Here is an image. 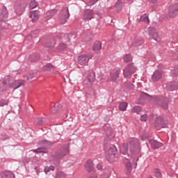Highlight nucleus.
I'll return each mask as SVG.
<instances>
[{
	"mask_svg": "<svg viewBox=\"0 0 178 178\" xmlns=\"http://www.w3.org/2000/svg\"><path fill=\"white\" fill-rule=\"evenodd\" d=\"M171 73H172V76H177V74H178V70H172L171 71Z\"/></svg>",
	"mask_w": 178,
	"mask_h": 178,
	"instance_id": "39",
	"label": "nucleus"
},
{
	"mask_svg": "<svg viewBox=\"0 0 178 178\" xmlns=\"http://www.w3.org/2000/svg\"><path fill=\"white\" fill-rule=\"evenodd\" d=\"M119 74H120V73L119 72H116L111 76L113 81L116 82V79L119 78Z\"/></svg>",
	"mask_w": 178,
	"mask_h": 178,
	"instance_id": "25",
	"label": "nucleus"
},
{
	"mask_svg": "<svg viewBox=\"0 0 178 178\" xmlns=\"http://www.w3.org/2000/svg\"><path fill=\"white\" fill-rule=\"evenodd\" d=\"M55 45V43H53L52 45L50 46V48H52Z\"/></svg>",
	"mask_w": 178,
	"mask_h": 178,
	"instance_id": "46",
	"label": "nucleus"
},
{
	"mask_svg": "<svg viewBox=\"0 0 178 178\" xmlns=\"http://www.w3.org/2000/svg\"><path fill=\"white\" fill-rule=\"evenodd\" d=\"M102 47V44H101L100 42H95L93 49H94V51H100Z\"/></svg>",
	"mask_w": 178,
	"mask_h": 178,
	"instance_id": "18",
	"label": "nucleus"
},
{
	"mask_svg": "<svg viewBox=\"0 0 178 178\" xmlns=\"http://www.w3.org/2000/svg\"><path fill=\"white\" fill-rule=\"evenodd\" d=\"M156 176L158 177H161V172H159V170H156Z\"/></svg>",
	"mask_w": 178,
	"mask_h": 178,
	"instance_id": "40",
	"label": "nucleus"
},
{
	"mask_svg": "<svg viewBox=\"0 0 178 178\" xmlns=\"http://www.w3.org/2000/svg\"><path fill=\"white\" fill-rule=\"evenodd\" d=\"M163 106L164 109H168V104L165 103L164 105H162Z\"/></svg>",
	"mask_w": 178,
	"mask_h": 178,
	"instance_id": "41",
	"label": "nucleus"
},
{
	"mask_svg": "<svg viewBox=\"0 0 178 178\" xmlns=\"http://www.w3.org/2000/svg\"><path fill=\"white\" fill-rule=\"evenodd\" d=\"M15 8L16 10H24V6H22L20 3H17Z\"/></svg>",
	"mask_w": 178,
	"mask_h": 178,
	"instance_id": "23",
	"label": "nucleus"
},
{
	"mask_svg": "<svg viewBox=\"0 0 178 178\" xmlns=\"http://www.w3.org/2000/svg\"><path fill=\"white\" fill-rule=\"evenodd\" d=\"M1 177L2 178H15V175H13V173L9 171H7L1 174Z\"/></svg>",
	"mask_w": 178,
	"mask_h": 178,
	"instance_id": "15",
	"label": "nucleus"
},
{
	"mask_svg": "<svg viewBox=\"0 0 178 178\" xmlns=\"http://www.w3.org/2000/svg\"><path fill=\"white\" fill-rule=\"evenodd\" d=\"M65 177H66V174H65L63 172L58 171L56 173V178H65Z\"/></svg>",
	"mask_w": 178,
	"mask_h": 178,
	"instance_id": "24",
	"label": "nucleus"
},
{
	"mask_svg": "<svg viewBox=\"0 0 178 178\" xmlns=\"http://www.w3.org/2000/svg\"><path fill=\"white\" fill-rule=\"evenodd\" d=\"M70 15L69 14V8L67 7H65L63 8V10L60 13V23L61 24H65L66 23L67 19H69V17Z\"/></svg>",
	"mask_w": 178,
	"mask_h": 178,
	"instance_id": "5",
	"label": "nucleus"
},
{
	"mask_svg": "<svg viewBox=\"0 0 178 178\" xmlns=\"http://www.w3.org/2000/svg\"><path fill=\"white\" fill-rule=\"evenodd\" d=\"M169 15L170 17H175L178 15V4H175L170 8Z\"/></svg>",
	"mask_w": 178,
	"mask_h": 178,
	"instance_id": "9",
	"label": "nucleus"
},
{
	"mask_svg": "<svg viewBox=\"0 0 178 178\" xmlns=\"http://www.w3.org/2000/svg\"><path fill=\"white\" fill-rule=\"evenodd\" d=\"M38 6V3L35 2V0H31V2L29 3V8L34 9L35 8H37Z\"/></svg>",
	"mask_w": 178,
	"mask_h": 178,
	"instance_id": "20",
	"label": "nucleus"
},
{
	"mask_svg": "<svg viewBox=\"0 0 178 178\" xmlns=\"http://www.w3.org/2000/svg\"><path fill=\"white\" fill-rule=\"evenodd\" d=\"M149 143L154 149H158V148H161V147L163 146V144H162V143L158 142V140H155L154 139H150L149 140Z\"/></svg>",
	"mask_w": 178,
	"mask_h": 178,
	"instance_id": "7",
	"label": "nucleus"
},
{
	"mask_svg": "<svg viewBox=\"0 0 178 178\" xmlns=\"http://www.w3.org/2000/svg\"><path fill=\"white\" fill-rule=\"evenodd\" d=\"M88 79L90 81V83H94V81H95V72H90L88 75Z\"/></svg>",
	"mask_w": 178,
	"mask_h": 178,
	"instance_id": "16",
	"label": "nucleus"
},
{
	"mask_svg": "<svg viewBox=\"0 0 178 178\" xmlns=\"http://www.w3.org/2000/svg\"><path fill=\"white\" fill-rule=\"evenodd\" d=\"M97 2H98V0H90L88 2V5H89V6H91V5H95V3H97Z\"/></svg>",
	"mask_w": 178,
	"mask_h": 178,
	"instance_id": "36",
	"label": "nucleus"
},
{
	"mask_svg": "<svg viewBox=\"0 0 178 178\" xmlns=\"http://www.w3.org/2000/svg\"><path fill=\"white\" fill-rule=\"evenodd\" d=\"M133 112H134V113H137L138 115L140 113V112H141V107L140 106H134L133 108Z\"/></svg>",
	"mask_w": 178,
	"mask_h": 178,
	"instance_id": "29",
	"label": "nucleus"
},
{
	"mask_svg": "<svg viewBox=\"0 0 178 178\" xmlns=\"http://www.w3.org/2000/svg\"><path fill=\"white\" fill-rule=\"evenodd\" d=\"M116 147L112 145H111L106 152V158L108 162H113L115 161V156L116 155Z\"/></svg>",
	"mask_w": 178,
	"mask_h": 178,
	"instance_id": "3",
	"label": "nucleus"
},
{
	"mask_svg": "<svg viewBox=\"0 0 178 178\" xmlns=\"http://www.w3.org/2000/svg\"><path fill=\"white\" fill-rule=\"evenodd\" d=\"M23 84H24V81H15L13 82L11 88H14V90H17V88H19L21 86H23Z\"/></svg>",
	"mask_w": 178,
	"mask_h": 178,
	"instance_id": "13",
	"label": "nucleus"
},
{
	"mask_svg": "<svg viewBox=\"0 0 178 178\" xmlns=\"http://www.w3.org/2000/svg\"><path fill=\"white\" fill-rule=\"evenodd\" d=\"M69 154V149L65 148L63 151L61 152L60 158H63V156H65V155H67Z\"/></svg>",
	"mask_w": 178,
	"mask_h": 178,
	"instance_id": "28",
	"label": "nucleus"
},
{
	"mask_svg": "<svg viewBox=\"0 0 178 178\" xmlns=\"http://www.w3.org/2000/svg\"><path fill=\"white\" fill-rule=\"evenodd\" d=\"M144 33H145V34H148L149 37H150V38H153L154 41H156V42H161V36H159V34L155 28H145Z\"/></svg>",
	"mask_w": 178,
	"mask_h": 178,
	"instance_id": "2",
	"label": "nucleus"
},
{
	"mask_svg": "<svg viewBox=\"0 0 178 178\" xmlns=\"http://www.w3.org/2000/svg\"><path fill=\"white\" fill-rule=\"evenodd\" d=\"M92 58V55H81L78 58V63L79 65H85V63H87L90 59Z\"/></svg>",
	"mask_w": 178,
	"mask_h": 178,
	"instance_id": "6",
	"label": "nucleus"
},
{
	"mask_svg": "<svg viewBox=\"0 0 178 178\" xmlns=\"http://www.w3.org/2000/svg\"><path fill=\"white\" fill-rule=\"evenodd\" d=\"M85 169L87 172H92L94 170V164L92 163V161L88 160L85 163Z\"/></svg>",
	"mask_w": 178,
	"mask_h": 178,
	"instance_id": "12",
	"label": "nucleus"
},
{
	"mask_svg": "<svg viewBox=\"0 0 178 178\" xmlns=\"http://www.w3.org/2000/svg\"><path fill=\"white\" fill-rule=\"evenodd\" d=\"M124 62H125L126 63H129V62H131V60H133V57L130 55V54H126L124 56Z\"/></svg>",
	"mask_w": 178,
	"mask_h": 178,
	"instance_id": "19",
	"label": "nucleus"
},
{
	"mask_svg": "<svg viewBox=\"0 0 178 178\" xmlns=\"http://www.w3.org/2000/svg\"><path fill=\"white\" fill-rule=\"evenodd\" d=\"M4 105H8V101L1 100L0 101V106H4Z\"/></svg>",
	"mask_w": 178,
	"mask_h": 178,
	"instance_id": "37",
	"label": "nucleus"
},
{
	"mask_svg": "<svg viewBox=\"0 0 178 178\" xmlns=\"http://www.w3.org/2000/svg\"><path fill=\"white\" fill-rule=\"evenodd\" d=\"M8 19V11L3 9V12L0 13V22H5Z\"/></svg>",
	"mask_w": 178,
	"mask_h": 178,
	"instance_id": "14",
	"label": "nucleus"
},
{
	"mask_svg": "<svg viewBox=\"0 0 178 178\" xmlns=\"http://www.w3.org/2000/svg\"><path fill=\"white\" fill-rule=\"evenodd\" d=\"M139 44H140V43L139 44L134 43V47H138Z\"/></svg>",
	"mask_w": 178,
	"mask_h": 178,
	"instance_id": "45",
	"label": "nucleus"
},
{
	"mask_svg": "<svg viewBox=\"0 0 178 178\" xmlns=\"http://www.w3.org/2000/svg\"><path fill=\"white\" fill-rule=\"evenodd\" d=\"M161 78H162V71L156 70L153 74L152 80V81H158V80H161Z\"/></svg>",
	"mask_w": 178,
	"mask_h": 178,
	"instance_id": "10",
	"label": "nucleus"
},
{
	"mask_svg": "<svg viewBox=\"0 0 178 178\" xmlns=\"http://www.w3.org/2000/svg\"><path fill=\"white\" fill-rule=\"evenodd\" d=\"M140 120L141 122H147L148 120V116L147 115H141Z\"/></svg>",
	"mask_w": 178,
	"mask_h": 178,
	"instance_id": "33",
	"label": "nucleus"
},
{
	"mask_svg": "<svg viewBox=\"0 0 178 178\" xmlns=\"http://www.w3.org/2000/svg\"><path fill=\"white\" fill-rule=\"evenodd\" d=\"M97 169H102V167H101V165H97Z\"/></svg>",
	"mask_w": 178,
	"mask_h": 178,
	"instance_id": "44",
	"label": "nucleus"
},
{
	"mask_svg": "<svg viewBox=\"0 0 178 178\" xmlns=\"http://www.w3.org/2000/svg\"><path fill=\"white\" fill-rule=\"evenodd\" d=\"M33 151V152H37L38 154H41L42 152H45V151L42 148H39L37 149H34Z\"/></svg>",
	"mask_w": 178,
	"mask_h": 178,
	"instance_id": "35",
	"label": "nucleus"
},
{
	"mask_svg": "<svg viewBox=\"0 0 178 178\" xmlns=\"http://www.w3.org/2000/svg\"><path fill=\"white\" fill-rule=\"evenodd\" d=\"M120 110L124 111L126 109H127V102H122L120 104Z\"/></svg>",
	"mask_w": 178,
	"mask_h": 178,
	"instance_id": "22",
	"label": "nucleus"
},
{
	"mask_svg": "<svg viewBox=\"0 0 178 178\" xmlns=\"http://www.w3.org/2000/svg\"><path fill=\"white\" fill-rule=\"evenodd\" d=\"M163 122V120H162L161 118H158L157 120H156V123H157L158 124H162Z\"/></svg>",
	"mask_w": 178,
	"mask_h": 178,
	"instance_id": "38",
	"label": "nucleus"
},
{
	"mask_svg": "<svg viewBox=\"0 0 178 178\" xmlns=\"http://www.w3.org/2000/svg\"><path fill=\"white\" fill-rule=\"evenodd\" d=\"M126 169L128 170L129 173L131 172V163L130 161H128L126 164Z\"/></svg>",
	"mask_w": 178,
	"mask_h": 178,
	"instance_id": "31",
	"label": "nucleus"
},
{
	"mask_svg": "<svg viewBox=\"0 0 178 178\" xmlns=\"http://www.w3.org/2000/svg\"><path fill=\"white\" fill-rule=\"evenodd\" d=\"M52 69V65L47 64L43 67V70H51Z\"/></svg>",
	"mask_w": 178,
	"mask_h": 178,
	"instance_id": "32",
	"label": "nucleus"
},
{
	"mask_svg": "<svg viewBox=\"0 0 178 178\" xmlns=\"http://www.w3.org/2000/svg\"><path fill=\"white\" fill-rule=\"evenodd\" d=\"M55 170V167L51 165L49 167L44 168V173L47 174Z\"/></svg>",
	"mask_w": 178,
	"mask_h": 178,
	"instance_id": "21",
	"label": "nucleus"
},
{
	"mask_svg": "<svg viewBox=\"0 0 178 178\" xmlns=\"http://www.w3.org/2000/svg\"><path fill=\"white\" fill-rule=\"evenodd\" d=\"M122 1L121 0H118V1L115 3V6L118 9V10H120V9H122Z\"/></svg>",
	"mask_w": 178,
	"mask_h": 178,
	"instance_id": "30",
	"label": "nucleus"
},
{
	"mask_svg": "<svg viewBox=\"0 0 178 178\" xmlns=\"http://www.w3.org/2000/svg\"><path fill=\"white\" fill-rule=\"evenodd\" d=\"M56 10H51L47 12V16L49 19H51L56 15Z\"/></svg>",
	"mask_w": 178,
	"mask_h": 178,
	"instance_id": "17",
	"label": "nucleus"
},
{
	"mask_svg": "<svg viewBox=\"0 0 178 178\" xmlns=\"http://www.w3.org/2000/svg\"><path fill=\"white\" fill-rule=\"evenodd\" d=\"M139 147L140 143L138 142V140L137 138H133L129 141V145L126 143L123 144L120 151L121 154L125 155V154H127L129 148L131 152H134V151H137V149H138Z\"/></svg>",
	"mask_w": 178,
	"mask_h": 178,
	"instance_id": "1",
	"label": "nucleus"
},
{
	"mask_svg": "<svg viewBox=\"0 0 178 178\" xmlns=\"http://www.w3.org/2000/svg\"><path fill=\"white\" fill-rule=\"evenodd\" d=\"M29 17L32 22H37L40 18V12L38 10H33L29 13Z\"/></svg>",
	"mask_w": 178,
	"mask_h": 178,
	"instance_id": "8",
	"label": "nucleus"
},
{
	"mask_svg": "<svg viewBox=\"0 0 178 178\" xmlns=\"http://www.w3.org/2000/svg\"><path fill=\"white\" fill-rule=\"evenodd\" d=\"M136 70L137 68L134 66V63L129 64L123 70L124 77H127V79L131 77V74L136 73Z\"/></svg>",
	"mask_w": 178,
	"mask_h": 178,
	"instance_id": "4",
	"label": "nucleus"
},
{
	"mask_svg": "<svg viewBox=\"0 0 178 178\" xmlns=\"http://www.w3.org/2000/svg\"><path fill=\"white\" fill-rule=\"evenodd\" d=\"M93 15L94 12H92V10H87L83 15L84 20H91L94 17Z\"/></svg>",
	"mask_w": 178,
	"mask_h": 178,
	"instance_id": "11",
	"label": "nucleus"
},
{
	"mask_svg": "<svg viewBox=\"0 0 178 178\" xmlns=\"http://www.w3.org/2000/svg\"><path fill=\"white\" fill-rule=\"evenodd\" d=\"M25 80L27 81H29V80H32V79H34V74H27L24 76Z\"/></svg>",
	"mask_w": 178,
	"mask_h": 178,
	"instance_id": "26",
	"label": "nucleus"
},
{
	"mask_svg": "<svg viewBox=\"0 0 178 178\" xmlns=\"http://www.w3.org/2000/svg\"><path fill=\"white\" fill-rule=\"evenodd\" d=\"M38 124H39V126H41V124H42V120H40V121L38 122Z\"/></svg>",
	"mask_w": 178,
	"mask_h": 178,
	"instance_id": "43",
	"label": "nucleus"
},
{
	"mask_svg": "<svg viewBox=\"0 0 178 178\" xmlns=\"http://www.w3.org/2000/svg\"><path fill=\"white\" fill-rule=\"evenodd\" d=\"M58 49H60L61 51H63V49H66V44H65L64 43H60L58 45Z\"/></svg>",
	"mask_w": 178,
	"mask_h": 178,
	"instance_id": "34",
	"label": "nucleus"
},
{
	"mask_svg": "<svg viewBox=\"0 0 178 178\" xmlns=\"http://www.w3.org/2000/svg\"><path fill=\"white\" fill-rule=\"evenodd\" d=\"M174 58H178V51L174 54Z\"/></svg>",
	"mask_w": 178,
	"mask_h": 178,
	"instance_id": "42",
	"label": "nucleus"
},
{
	"mask_svg": "<svg viewBox=\"0 0 178 178\" xmlns=\"http://www.w3.org/2000/svg\"><path fill=\"white\" fill-rule=\"evenodd\" d=\"M142 22H145V23H149V18H148V16L147 15H144L141 17Z\"/></svg>",
	"mask_w": 178,
	"mask_h": 178,
	"instance_id": "27",
	"label": "nucleus"
}]
</instances>
